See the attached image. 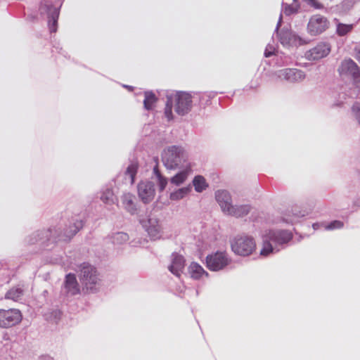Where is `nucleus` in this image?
<instances>
[{
	"mask_svg": "<svg viewBox=\"0 0 360 360\" xmlns=\"http://www.w3.org/2000/svg\"><path fill=\"white\" fill-rule=\"evenodd\" d=\"M79 278L82 285V290L86 292L96 290L100 281L96 269L86 263L81 265Z\"/></svg>",
	"mask_w": 360,
	"mask_h": 360,
	"instance_id": "f257e3e1",
	"label": "nucleus"
},
{
	"mask_svg": "<svg viewBox=\"0 0 360 360\" xmlns=\"http://www.w3.org/2000/svg\"><path fill=\"white\" fill-rule=\"evenodd\" d=\"M231 249L236 255L249 256L256 250V243L251 236H239L231 242Z\"/></svg>",
	"mask_w": 360,
	"mask_h": 360,
	"instance_id": "f03ea898",
	"label": "nucleus"
},
{
	"mask_svg": "<svg viewBox=\"0 0 360 360\" xmlns=\"http://www.w3.org/2000/svg\"><path fill=\"white\" fill-rule=\"evenodd\" d=\"M184 157V150L176 146H171L165 149L162 155V160L164 165L169 169L176 168L181 162Z\"/></svg>",
	"mask_w": 360,
	"mask_h": 360,
	"instance_id": "7ed1b4c3",
	"label": "nucleus"
},
{
	"mask_svg": "<svg viewBox=\"0 0 360 360\" xmlns=\"http://www.w3.org/2000/svg\"><path fill=\"white\" fill-rule=\"evenodd\" d=\"M330 27L328 19L321 15L311 16L307 24V32L311 36H317L326 31Z\"/></svg>",
	"mask_w": 360,
	"mask_h": 360,
	"instance_id": "20e7f679",
	"label": "nucleus"
},
{
	"mask_svg": "<svg viewBox=\"0 0 360 360\" xmlns=\"http://www.w3.org/2000/svg\"><path fill=\"white\" fill-rule=\"evenodd\" d=\"M22 313L17 309H0V327L8 328L21 322Z\"/></svg>",
	"mask_w": 360,
	"mask_h": 360,
	"instance_id": "39448f33",
	"label": "nucleus"
},
{
	"mask_svg": "<svg viewBox=\"0 0 360 360\" xmlns=\"http://www.w3.org/2000/svg\"><path fill=\"white\" fill-rule=\"evenodd\" d=\"M207 266L212 271H219L229 264V258L224 252H217L206 258Z\"/></svg>",
	"mask_w": 360,
	"mask_h": 360,
	"instance_id": "423d86ee",
	"label": "nucleus"
},
{
	"mask_svg": "<svg viewBox=\"0 0 360 360\" xmlns=\"http://www.w3.org/2000/svg\"><path fill=\"white\" fill-rule=\"evenodd\" d=\"M191 94L185 92H179L175 95V111L181 115L188 113L192 104Z\"/></svg>",
	"mask_w": 360,
	"mask_h": 360,
	"instance_id": "0eeeda50",
	"label": "nucleus"
},
{
	"mask_svg": "<svg viewBox=\"0 0 360 360\" xmlns=\"http://www.w3.org/2000/svg\"><path fill=\"white\" fill-rule=\"evenodd\" d=\"M138 194L144 203L152 201L155 197L154 185L151 181H141L138 185Z\"/></svg>",
	"mask_w": 360,
	"mask_h": 360,
	"instance_id": "6e6552de",
	"label": "nucleus"
},
{
	"mask_svg": "<svg viewBox=\"0 0 360 360\" xmlns=\"http://www.w3.org/2000/svg\"><path fill=\"white\" fill-rule=\"evenodd\" d=\"M330 51V46L326 43H320L315 47L308 51L305 56L309 60H319L329 54Z\"/></svg>",
	"mask_w": 360,
	"mask_h": 360,
	"instance_id": "1a4fd4ad",
	"label": "nucleus"
},
{
	"mask_svg": "<svg viewBox=\"0 0 360 360\" xmlns=\"http://www.w3.org/2000/svg\"><path fill=\"white\" fill-rule=\"evenodd\" d=\"M215 198L222 211L228 214L229 207L233 206L230 193L225 190H219L215 193Z\"/></svg>",
	"mask_w": 360,
	"mask_h": 360,
	"instance_id": "9d476101",
	"label": "nucleus"
},
{
	"mask_svg": "<svg viewBox=\"0 0 360 360\" xmlns=\"http://www.w3.org/2000/svg\"><path fill=\"white\" fill-rule=\"evenodd\" d=\"M278 77L290 82H296L301 80L304 77L302 71L297 69L287 68L279 72Z\"/></svg>",
	"mask_w": 360,
	"mask_h": 360,
	"instance_id": "9b49d317",
	"label": "nucleus"
},
{
	"mask_svg": "<svg viewBox=\"0 0 360 360\" xmlns=\"http://www.w3.org/2000/svg\"><path fill=\"white\" fill-rule=\"evenodd\" d=\"M360 68L352 59H345L338 68V72L340 75H352V77L358 73V70Z\"/></svg>",
	"mask_w": 360,
	"mask_h": 360,
	"instance_id": "f8f14e48",
	"label": "nucleus"
},
{
	"mask_svg": "<svg viewBox=\"0 0 360 360\" xmlns=\"http://www.w3.org/2000/svg\"><path fill=\"white\" fill-rule=\"evenodd\" d=\"M268 234L274 244L282 245L287 243L292 239V234L287 231H269Z\"/></svg>",
	"mask_w": 360,
	"mask_h": 360,
	"instance_id": "ddd939ff",
	"label": "nucleus"
},
{
	"mask_svg": "<svg viewBox=\"0 0 360 360\" xmlns=\"http://www.w3.org/2000/svg\"><path fill=\"white\" fill-rule=\"evenodd\" d=\"M185 266V260L183 256L178 254L172 255V264L169 270L175 276L179 277Z\"/></svg>",
	"mask_w": 360,
	"mask_h": 360,
	"instance_id": "4468645a",
	"label": "nucleus"
},
{
	"mask_svg": "<svg viewBox=\"0 0 360 360\" xmlns=\"http://www.w3.org/2000/svg\"><path fill=\"white\" fill-rule=\"evenodd\" d=\"M134 200L135 196L129 193H124L121 197L123 207L131 214H135L136 212Z\"/></svg>",
	"mask_w": 360,
	"mask_h": 360,
	"instance_id": "2eb2a0df",
	"label": "nucleus"
},
{
	"mask_svg": "<svg viewBox=\"0 0 360 360\" xmlns=\"http://www.w3.org/2000/svg\"><path fill=\"white\" fill-rule=\"evenodd\" d=\"M65 288L72 295L79 292V288L75 274H69L66 276Z\"/></svg>",
	"mask_w": 360,
	"mask_h": 360,
	"instance_id": "dca6fc26",
	"label": "nucleus"
},
{
	"mask_svg": "<svg viewBox=\"0 0 360 360\" xmlns=\"http://www.w3.org/2000/svg\"><path fill=\"white\" fill-rule=\"evenodd\" d=\"M249 212L250 207L248 205L232 206L229 207L228 214L236 217H241L248 214Z\"/></svg>",
	"mask_w": 360,
	"mask_h": 360,
	"instance_id": "f3484780",
	"label": "nucleus"
},
{
	"mask_svg": "<svg viewBox=\"0 0 360 360\" xmlns=\"http://www.w3.org/2000/svg\"><path fill=\"white\" fill-rule=\"evenodd\" d=\"M188 272L191 278L194 279H200L202 275L207 274L203 268L196 262H192L188 267Z\"/></svg>",
	"mask_w": 360,
	"mask_h": 360,
	"instance_id": "a211bd4d",
	"label": "nucleus"
},
{
	"mask_svg": "<svg viewBox=\"0 0 360 360\" xmlns=\"http://www.w3.org/2000/svg\"><path fill=\"white\" fill-rule=\"evenodd\" d=\"M271 239L269 238L268 233L263 236L262 248L260 250V255L266 257L269 255L274 251V248L271 244Z\"/></svg>",
	"mask_w": 360,
	"mask_h": 360,
	"instance_id": "6ab92c4d",
	"label": "nucleus"
},
{
	"mask_svg": "<svg viewBox=\"0 0 360 360\" xmlns=\"http://www.w3.org/2000/svg\"><path fill=\"white\" fill-rule=\"evenodd\" d=\"M144 101H143V105L144 108L146 110H151L155 106V104L156 103L158 98L154 93L152 91H146L144 93Z\"/></svg>",
	"mask_w": 360,
	"mask_h": 360,
	"instance_id": "aec40b11",
	"label": "nucleus"
},
{
	"mask_svg": "<svg viewBox=\"0 0 360 360\" xmlns=\"http://www.w3.org/2000/svg\"><path fill=\"white\" fill-rule=\"evenodd\" d=\"M193 184L195 191L198 193L202 192L208 187V184L206 182L205 179L201 175H198L194 177Z\"/></svg>",
	"mask_w": 360,
	"mask_h": 360,
	"instance_id": "412c9836",
	"label": "nucleus"
},
{
	"mask_svg": "<svg viewBox=\"0 0 360 360\" xmlns=\"http://www.w3.org/2000/svg\"><path fill=\"white\" fill-rule=\"evenodd\" d=\"M189 172L190 169H188L179 172L171 179V183L176 186L183 184L187 179Z\"/></svg>",
	"mask_w": 360,
	"mask_h": 360,
	"instance_id": "4be33fe9",
	"label": "nucleus"
},
{
	"mask_svg": "<svg viewBox=\"0 0 360 360\" xmlns=\"http://www.w3.org/2000/svg\"><path fill=\"white\" fill-rule=\"evenodd\" d=\"M191 190V186L179 188L170 194V199L172 200H178L184 198Z\"/></svg>",
	"mask_w": 360,
	"mask_h": 360,
	"instance_id": "5701e85b",
	"label": "nucleus"
},
{
	"mask_svg": "<svg viewBox=\"0 0 360 360\" xmlns=\"http://www.w3.org/2000/svg\"><path fill=\"white\" fill-rule=\"evenodd\" d=\"M23 295V290L20 288H13L6 294V298L13 301L19 300Z\"/></svg>",
	"mask_w": 360,
	"mask_h": 360,
	"instance_id": "b1692460",
	"label": "nucleus"
},
{
	"mask_svg": "<svg viewBox=\"0 0 360 360\" xmlns=\"http://www.w3.org/2000/svg\"><path fill=\"white\" fill-rule=\"evenodd\" d=\"M353 30L352 24H344L338 22L337 24L336 33L338 36L343 37L352 32Z\"/></svg>",
	"mask_w": 360,
	"mask_h": 360,
	"instance_id": "393cba45",
	"label": "nucleus"
},
{
	"mask_svg": "<svg viewBox=\"0 0 360 360\" xmlns=\"http://www.w3.org/2000/svg\"><path fill=\"white\" fill-rule=\"evenodd\" d=\"M101 200L105 203L108 205H111L114 203V193L112 189L107 188L105 190L101 196Z\"/></svg>",
	"mask_w": 360,
	"mask_h": 360,
	"instance_id": "a878e982",
	"label": "nucleus"
},
{
	"mask_svg": "<svg viewBox=\"0 0 360 360\" xmlns=\"http://www.w3.org/2000/svg\"><path fill=\"white\" fill-rule=\"evenodd\" d=\"M138 165L136 163H132L128 166L126 170V174L129 175L131 179V183L134 182L135 176L137 173Z\"/></svg>",
	"mask_w": 360,
	"mask_h": 360,
	"instance_id": "bb28decb",
	"label": "nucleus"
},
{
	"mask_svg": "<svg viewBox=\"0 0 360 360\" xmlns=\"http://www.w3.org/2000/svg\"><path fill=\"white\" fill-rule=\"evenodd\" d=\"M172 103L173 102L172 98H167V101L165 108V115L168 120H172L173 119Z\"/></svg>",
	"mask_w": 360,
	"mask_h": 360,
	"instance_id": "cd10ccee",
	"label": "nucleus"
},
{
	"mask_svg": "<svg viewBox=\"0 0 360 360\" xmlns=\"http://www.w3.org/2000/svg\"><path fill=\"white\" fill-rule=\"evenodd\" d=\"M157 179L159 190L160 191H162L167 184V179L165 177L162 176V175H159V177H158Z\"/></svg>",
	"mask_w": 360,
	"mask_h": 360,
	"instance_id": "c85d7f7f",
	"label": "nucleus"
},
{
	"mask_svg": "<svg viewBox=\"0 0 360 360\" xmlns=\"http://www.w3.org/2000/svg\"><path fill=\"white\" fill-rule=\"evenodd\" d=\"M343 226V223L340 221L335 220L330 222L326 229L328 230H333L335 229H340Z\"/></svg>",
	"mask_w": 360,
	"mask_h": 360,
	"instance_id": "c756f323",
	"label": "nucleus"
},
{
	"mask_svg": "<svg viewBox=\"0 0 360 360\" xmlns=\"http://www.w3.org/2000/svg\"><path fill=\"white\" fill-rule=\"evenodd\" d=\"M82 226H83L82 221H77L75 223V228H74V229L70 231V233L68 234V236L69 238H71L72 236L75 235L79 231V230L80 229H82Z\"/></svg>",
	"mask_w": 360,
	"mask_h": 360,
	"instance_id": "7c9ffc66",
	"label": "nucleus"
},
{
	"mask_svg": "<svg viewBox=\"0 0 360 360\" xmlns=\"http://www.w3.org/2000/svg\"><path fill=\"white\" fill-rule=\"evenodd\" d=\"M308 4L316 9H322L323 8V5L321 3L318 2L316 0L309 1Z\"/></svg>",
	"mask_w": 360,
	"mask_h": 360,
	"instance_id": "2f4dec72",
	"label": "nucleus"
},
{
	"mask_svg": "<svg viewBox=\"0 0 360 360\" xmlns=\"http://www.w3.org/2000/svg\"><path fill=\"white\" fill-rule=\"evenodd\" d=\"M354 82L359 89H360V69L358 70V73L353 76Z\"/></svg>",
	"mask_w": 360,
	"mask_h": 360,
	"instance_id": "473e14b6",
	"label": "nucleus"
},
{
	"mask_svg": "<svg viewBox=\"0 0 360 360\" xmlns=\"http://www.w3.org/2000/svg\"><path fill=\"white\" fill-rule=\"evenodd\" d=\"M296 12H297V9L294 8L293 7H292L290 6H288L285 7V13L286 15H290V14H292Z\"/></svg>",
	"mask_w": 360,
	"mask_h": 360,
	"instance_id": "72a5a7b5",
	"label": "nucleus"
},
{
	"mask_svg": "<svg viewBox=\"0 0 360 360\" xmlns=\"http://www.w3.org/2000/svg\"><path fill=\"white\" fill-rule=\"evenodd\" d=\"M296 219H297V217L296 216L290 217V218H285V219H284V220L286 222H288V223H294V222L296 221Z\"/></svg>",
	"mask_w": 360,
	"mask_h": 360,
	"instance_id": "f704fd0d",
	"label": "nucleus"
},
{
	"mask_svg": "<svg viewBox=\"0 0 360 360\" xmlns=\"http://www.w3.org/2000/svg\"><path fill=\"white\" fill-rule=\"evenodd\" d=\"M153 172L156 175L157 178L159 177V175H162L161 173L160 172L158 167H154Z\"/></svg>",
	"mask_w": 360,
	"mask_h": 360,
	"instance_id": "c9c22d12",
	"label": "nucleus"
},
{
	"mask_svg": "<svg viewBox=\"0 0 360 360\" xmlns=\"http://www.w3.org/2000/svg\"><path fill=\"white\" fill-rule=\"evenodd\" d=\"M356 59L360 63V47L356 49Z\"/></svg>",
	"mask_w": 360,
	"mask_h": 360,
	"instance_id": "e433bc0d",
	"label": "nucleus"
},
{
	"mask_svg": "<svg viewBox=\"0 0 360 360\" xmlns=\"http://www.w3.org/2000/svg\"><path fill=\"white\" fill-rule=\"evenodd\" d=\"M56 20H54V21H53V25H52V26H51V28H50L51 32H55V31H56V29L54 28L55 25H56Z\"/></svg>",
	"mask_w": 360,
	"mask_h": 360,
	"instance_id": "4c0bfd02",
	"label": "nucleus"
},
{
	"mask_svg": "<svg viewBox=\"0 0 360 360\" xmlns=\"http://www.w3.org/2000/svg\"><path fill=\"white\" fill-rule=\"evenodd\" d=\"M273 53L270 51H267L266 50L265 51V53H264V55L266 57H269L272 55Z\"/></svg>",
	"mask_w": 360,
	"mask_h": 360,
	"instance_id": "58836bf2",
	"label": "nucleus"
},
{
	"mask_svg": "<svg viewBox=\"0 0 360 360\" xmlns=\"http://www.w3.org/2000/svg\"><path fill=\"white\" fill-rule=\"evenodd\" d=\"M120 236L122 238L124 237V238H127V235L126 234H120Z\"/></svg>",
	"mask_w": 360,
	"mask_h": 360,
	"instance_id": "ea45409f",
	"label": "nucleus"
}]
</instances>
